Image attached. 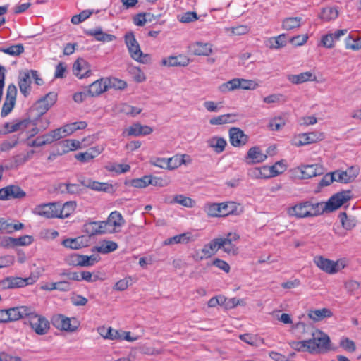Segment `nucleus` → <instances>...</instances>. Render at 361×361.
Masks as SVG:
<instances>
[{
	"mask_svg": "<svg viewBox=\"0 0 361 361\" xmlns=\"http://www.w3.org/2000/svg\"><path fill=\"white\" fill-rule=\"evenodd\" d=\"M352 198L350 190H343L337 192L329 198L328 202L322 203V214L324 212H333Z\"/></svg>",
	"mask_w": 361,
	"mask_h": 361,
	"instance_id": "4",
	"label": "nucleus"
},
{
	"mask_svg": "<svg viewBox=\"0 0 361 361\" xmlns=\"http://www.w3.org/2000/svg\"><path fill=\"white\" fill-rule=\"evenodd\" d=\"M324 139V134L322 133L312 132L309 133H303L299 135L298 142L295 143L296 146H302L311 143L317 142V141Z\"/></svg>",
	"mask_w": 361,
	"mask_h": 361,
	"instance_id": "20",
	"label": "nucleus"
},
{
	"mask_svg": "<svg viewBox=\"0 0 361 361\" xmlns=\"http://www.w3.org/2000/svg\"><path fill=\"white\" fill-rule=\"evenodd\" d=\"M90 188L96 190V191H102V192H110L113 185L108 183H102L96 180H91V184L90 185Z\"/></svg>",
	"mask_w": 361,
	"mask_h": 361,
	"instance_id": "48",
	"label": "nucleus"
},
{
	"mask_svg": "<svg viewBox=\"0 0 361 361\" xmlns=\"http://www.w3.org/2000/svg\"><path fill=\"white\" fill-rule=\"evenodd\" d=\"M229 140L234 147L245 145L248 141V136L239 128L233 127L229 130Z\"/></svg>",
	"mask_w": 361,
	"mask_h": 361,
	"instance_id": "12",
	"label": "nucleus"
},
{
	"mask_svg": "<svg viewBox=\"0 0 361 361\" xmlns=\"http://www.w3.org/2000/svg\"><path fill=\"white\" fill-rule=\"evenodd\" d=\"M271 41V47L274 49H278L284 47L286 44L287 36L285 34H281L274 37Z\"/></svg>",
	"mask_w": 361,
	"mask_h": 361,
	"instance_id": "58",
	"label": "nucleus"
},
{
	"mask_svg": "<svg viewBox=\"0 0 361 361\" xmlns=\"http://www.w3.org/2000/svg\"><path fill=\"white\" fill-rule=\"evenodd\" d=\"M207 143L218 154L224 152L227 145L226 140L224 138L217 136L209 139Z\"/></svg>",
	"mask_w": 361,
	"mask_h": 361,
	"instance_id": "30",
	"label": "nucleus"
},
{
	"mask_svg": "<svg viewBox=\"0 0 361 361\" xmlns=\"http://www.w3.org/2000/svg\"><path fill=\"white\" fill-rule=\"evenodd\" d=\"M153 130L148 126H142L139 123H134L129 127L128 135L140 136L147 135L152 133Z\"/></svg>",
	"mask_w": 361,
	"mask_h": 361,
	"instance_id": "25",
	"label": "nucleus"
},
{
	"mask_svg": "<svg viewBox=\"0 0 361 361\" xmlns=\"http://www.w3.org/2000/svg\"><path fill=\"white\" fill-rule=\"evenodd\" d=\"M56 99V93L54 92H49L44 97L37 102V109L40 114H44L55 104Z\"/></svg>",
	"mask_w": 361,
	"mask_h": 361,
	"instance_id": "13",
	"label": "nucleus"
},
{
	"mask_svg": "<svg viewBox=\"0 0 361 361\" xmlns=\"http://www.w3.org/2000/svg\"><path fill=\"white\" fill-rule=\"evenodd\" d=\"M272 173H274V176L281 174L286 170V165L283 160L276 162L274 165L271 166Z\"/></svg>",
	"mask_w": 361,
	"mask_h": 361,
	"instance_id": "62",
	"label": "nucleus"
},
{
	"mask_svg": "<svg viewBox=\"0 0 361 361\" xmlns=\"http://www.w3.org/2000/svg\"><path fill=\"white\" fill-rule=\"evenodd\" d=\"M63 148V152H68L69 151L74 150L80 147V143L75 140H66L59 143Z\"/></svg>",
	"mask_w": 361,
	"mask_h": 361,
	"instance_id": "49",
	"label": "nucleus"
},
{
	"mask_svg": "<svg viewBox=\"0 0 361 361\" xmlns=\"http://www.w3.org/2000/svg\"><path fill=\"white\" fill-rule=\"evenodd\" d=\"M173 160V158H169L168 159L165 158H152L149 160L150 164L157 166L161 169H173L176 167H177V165H172V161Z\"/></svg>",
	"mask_w": 361,
	"mask_h": 361,
	"instance_id": "33",
	"label": "nucleus"
},
{
	"mask_svg": "<svg viewBox=\"0 0 361 361\" xmlns=\"http://www.w3.org/2000/svg\"><path fill=\"white\" fill-rule=\"evenodd\" d=\"M338 16V10L334 7H327L322 9L320 18L326 21L336 19Z\"/></svg>",
	"mask_w": 361,
	"mask_h": 361,
	"instance_id": "45",
	"label": "nucleus"
},
{
	"mask_svg": "<svg viewBox=\"0 0 361 361\" xmlns=\"http://www.w3.org/2000/svg\"><path fill=\"white\" fill-rule=\"evenodd\" d=\"M332 313L328 308L311 310L308 313L309 317L315 322L320 321L326 317H330Z\"/></svg>",
	"mask_w": 361,
	"mask_h": 361,
	"instance_id": "36",
	"label": "nucleus"
},
{
	"mask_svg": "<svg viewBox=\"0 0 361 361\" xmlns=\"http://www.w3.org/2000/svg\"><path fill=\"white\" fill-rule=\"evenodd\" d=\"M92 14V12L90 10H84L80 14L73 16L71 18V23L78 25L87 19Z\"/></svg>",
	"mask_w": 361,
	"mask_h": 361,
	"instance_id": "57",
	"label": "nucleus"
},
{
	"mask_svg": "<svg viewBox=\"0 0 361 361\" xmlns=\"http://www.w3.org/2000/svg\"><path fill=\"white\" fill-rule=\"evenodd\" d=\"M93 152H94V151L91 149L85 152L78 153L75 154V157L77 160L85 163L90 161L96 157V154Z\"/></svg>",
	"mask_w": 361,
	"mask_h": 361,
	"instance_id": "54",
	"label": "nucleus"
},
{
	"mask_svg": "<svg viewBox=\"0 0 361 361\" xmlns=\"http://www.w3.org/2000/svg\"><path fill=\"white\" fill-rule=\"evenodd\" d=\"M312 336L313 338L310 339V345H313L314 348L311 354L324 353L330 350L331 340L326 334L317 331L312 334Z\"/></svg>",
	"mask_w": 361,
	"mask_h": 361,
	"instance_id": "5",
	"label": "nucleus"
},
{
	"mask_svg": "<svg viewBox=\"0 0 361 361\" xmlns=\"http://www.w3.org/2000/svg\"><path fill=\"white\" fill-rule=\"evenodd\" d=\"M157 180L152 176H145L140 178H135L125 182L126 185H131L137 188H146L149 185H156Z\"/></svg>",
	"mask_w": 361,
	"mask_h": 361,
	"instance_id": "19",
	"label": "nucleus"
},
{
	"mask_svg": "<svg viewBox=\"0 0 361 361\" xmlns=\"http://www.w3.org/2000/svg\"><path fill=\"white\" fill-rule=\"evenodd\" d=\"M339 345L344 350L353 353L355 350L356 346L353 341L350 340L348 338H343L340 341Z\"/></svg>",
	"mask_w": 361,
	"mask_h": 361,
	"instance_id": "59",
	"label": "nucleus"
},
{
	"mask_svg": "<svg viewBox=\"0 0 361 361\" xmlns=\"http://www.w3.org/2000/svg\"><path fill=\"white\" fill-rule=\"evenodd\" d=\"M287 80L293 85H300L308 81H316L317 76L311 71L303 72L300 74H288Z\"/></svg>",
	"mask_w": 361,
	"mask_h": 361,
	"instance_id": "18",
	"label": "nucleus"
},
{
	"mask_svg": "<svg viewBox=\"0 0 361 361\" xmlns=\"http://www.w3.org/2000/svg\"><path fill=\"white\" fill-rule=\"evenodd\" d=\"M118 248V245L114 241L104 240L99 245L95 247L93 250L102 254H107L115 251Z\"/></svg>",
	"mask_w": 361,
	"mask_h": 361,
	"instance_id": "37",
	"label": "nucleus"
},
{
	"mask_svg": "<svg viewBox=\"0 0 361 361\" xmlns=\"http://www.w3.org/2000/svg\"><path fill=\"white\" fill-rule=\"evenodd\" d=\"M124 38L130 55L134 60L144 64L150 63V55L147 54H143L140 49V44L136 40L133 32H126Z\"/></svg>",
	"mask_w": 361,
	"mask_h": 361,
	"instance_id": "3",
	"label": "nucleus"
},
{
	"mask_svg": "<svg viewBox=\"0 0 361 361\" xmlns=\"http://www.w3.org/2000/svg\"><path fill=\"white\" fill-rule=\"evenodd\" d=\"M219 249L220 247L217 238L212 240L209 243L206 244L203 248L201 249V252L204 253L205 256H207V258H209L212 255H215Z\"/></svg>",
	"mask_w": 361,
	"mask_h": 361,
	"instance_id": "32",
	"label": "nucleus"
},
{
	"mask_svg": "<svg viewBox=\"0 0 361 361\" xmlns=\"http://www.w3.org/2000/svg\"><path fill=\"white\" fill-rule=\"evenodd\" d=\"M240 80L239 78L232 79L225 83L221 84L219 87V90L222 93H226L229 91H233L240 89Z\"/></svg>",
	"mask_w": 361,
	"mask_h": 361,
	"instance_id": "40",
	"label": "nucleus"
},
{
	"mask_svg": "<svg viewBox=\"0 0 361 361\" xmlns=\"http://www.w3.org/2000/svg\"><path fill=\"white\" fill-rule=\"evenodd\" d=\"M24 46L22 44L11 45L8 47H0V52L12 56H18L24 52Z\"/></svg>",
	"mask_w": 361,
	"mask_h": 361,
	"instance_id": "39",
	"label": "nucleus"
},
{
	"mask_svg": "<svg viewBox=\"0 0 361 361\" xmlns=\"http://www.w3.org/2000/svg\"><path fill=\"white\" fill-rule=\"evenodd\" d=\"M286 121L285 115L283 116L275 117L270 121L269 127L272 130H279L286 125Z\"/></svg>",
	"mask_w": 361,
	"mask_h": 361,
	"instance_id": "51",
	"label": "nucleus"
},
{
	"mask_svg": "<svg viewBox=\"0 0 361 361\" xmlns=\"http://www.w3.org/2000/svg\"><path fill=\"white\" fill-rule=\"evenodd\" d=\"M6 244L11 246H25L29 245L33 242V238L31 235H23L19 238L8 237L6 239Z\"/></svg>",
	"mask_w": 361,
	"mask_h": 361,
	"instance_id": "27",
	"label": "nucleus"
},
{
	"mask_svg": "<svg viewBox=\"0 0 361 361\" xmlns=\"http://www.w3.org/2000/svg\"><path fill=\"white\" fill-rule=\"evenodd\" d=\"M98 231L97 228V222H90L84 225V231L88 235L87 238L90 236L95 235L98 234Z\"/></svg>",
	"mask_w": 361,
	"mask_h": 361,
	"instance_id": "64",
	"label": "nucleus"
},
{
	"mask_svg": "<svg viewBox=\"0 0 361 361\" xmlns=\"http://www.w3.org/2000/svg\"><path fill=\"white\" fill-rule=\"evenodd\" d=\"M237 204L234 202H221L222 216H226L234 214L237 210Z\"/></svg>",
	"mask_w": 361,
	"mask_h": 361,
	"instance_id": "52",
	"label": "nucleus"
},
{
	"mask_svg": "<svg viewBox=\"0 0 361 361\" xmlns=\"http://www.w3.org/2000/svg\"><path fill=\"white\" fill-rule=\"evenodd\" d=\"M345 47L353 50H358L361 48L360 42L355 39L354 35H350L345 39Z\"/></svg>",
	"mask_w": 361,
	"mask_h": 361,
	"instance_id": "56",
	"label": "nucleus"
},
{
	"mask_svg": "<svg viewBox=\"0 0 361 361\" xmlns=\"http://www.w3.org/2000/svg\"><path fill=\"white\" fill-rule=\"evenodd\" d=\"M302 18L300 17H290L283 20L282 27L284 30H291L300 26Z\"/></svg>",
	"mask_w": 361,
	"mask_h": 361,
	"instance_id": "43",
	"label": "nucleus"
},
{
	"mask_svg": "<svg viewBox=\"0 0 361 361\" xmlns=\"http://www.w3.org/2000/svg\"><path fill=\"white\" fill-rule=\"evenodd\" d=\"M149 16H153V14L149 13H140L133 17V23L137 26H143L148 20L147 17Z\"/></svg>",
	"mask_w": 361,
	"mask_h": 361,
	"instance_id": "55",
	"label": "nucleus"
},
{
	"mask_svg": "<svg viewBox=\"0 0 361 361\" xmlns=\"http://www.w3.org/2000/svg\"><path fill=\"white\" fill-rule=\"evenodd\" d=\"M336 181L343 183L352 182L358 175V169L351 166L347 171L337 170L334 171Z\"/></svg>",
	"mask_w": 361,
	"mask_h": 361,
	"instance_id": "16",
	"label": "nucleus"
},
{
	"mask_svg": "<svg viewBox=\"0 0 361 361\" xmlns=\"http://www.w3.org/2000/svg\"><path fill=\"white\" fill-rule=\"evenodd\" d=\"M193 54L197 56H209L212 51V45L209 43L196 42L192 46Z\"/></svg>",
	"mask_w": 361,
	"mask_h": 361,
	"instance_id": "29",
	"label": "nucleus"
},
{
	"mask_svg": "<svg viewBox=\"0 0 361 361\" xmlns=\"http://www.w3.org/2000/svg\"><path fill=\"white\" fill-rule=\"evenodd\" d=\"M88 244V239L85 236H79L75 238H67L63 240L62 245L68 248L78 250L86 247Z\"/></svg>",
	"mask_w": 361,
	"mask_h": 361,
	"instance_id": "21",
	"label": "nucleus"
},
{
	"mask_svg": "<svg viewBox=\"0 0 361 361\" xmlns=\"http://www.w3.org/2000/svg\"><path fill=\"white\" fill-rule=\"evenodd\" d=\"M178 203L184 207L191 208L195 204V201L190 197H185L183 195H177L173 197V200L171 203Z\"/></svg>",
	"mask_w": 361,
	"mask_h": 361,
	"instance_id": "50",
	"label": "nucleus"
},
{
	"mask_svg": "<svg viewBox=\"0 0 361 361\" xmlns=\"http://www.w3.org/2000/svg\"><path fill=\"white\" fill-rule=\"evenodd\" d=\"M31 308L32 307L30 306H18L6 310L7 323L21 319L25 321Z\"/></svg>",
	"mask_w": 361,
	"mask_h": 361,
	"instance_id": "11",
	"label": "nucleus"
},
{
	"mask_svg": "<svg viewBox=\"0 0 361 361\" xmlns=\"http://www.w3.org/2000/svg\"><path fill=\"white\" fill-rule=\"evenodd\" d=\"M105 169L109 172H115L120 174L130 171V166L128 164L109 163Z\"/></svg>",
	"mask_w": 361,
	"mask_h": 361,
	"instance_id": "42",
	"label": "nucleus"
},
{
	"mask_svg": "<svg viewBox=\"0 0 361 361\" xmlns=\"http://www.w3.org/2000/svg\"><path fill=\"white\" fill-rule=\"evenodd\" d=\"M73 72L79 78L88 77L91 69L89 63L83 59H78L73 63Z\"/></svg>",
	"mask_w": 361,
	"mask_h": 361,
	"instance_id": "14",
	"label": "nucleus"
},
{
	"mask_svg": "<svg viewBox=\"0 0 361 361\" xmlns=\"http://www.w3.org/2000/svg\"><path fill=\"white\" fill-rule=\"evenodd\" d=\"M189 59L183 55H179L177 56H169L164 58L161 61V63L164 66L169 67L173 66H186L189 63Z\"/></svg>",
	"mask_w": 361,
	"mask_h": 361,
	"instance_id": "23",
	"label": "nucleus"
},
{
	"mask_svg": "<svg viewBox=\"0 0 361 361\" xmlns=\"http://www.w3.org/2000/svg\"><path fill=\"white\" fill-rule=\"evenodd\" d=\"M191 240V235L188 233H182L175 235L172 238L167 239L165 241L166 245L178 244V243H188Z\"/></svg>",
	"mask_w": 361,
	"mask_h": 361,
	"instance_id": "44",
	"label": "nucleus"
},
{
	"mask_svg": "<svg viewBox=\"0 0 361 361\" xmlns=\"http://www.w3.org/2000/svg\"><path fill=\"white\" fill-rule=\"evenodd\" d=\"M221 203H208L204 207V211L212 217L223 216Z\"/></svg>",
	"mask_w": 361,
	"mask_h": 361,
	"instance_id": "41",
	"label": "nucleus"
},
{
	"mask_svg": "<svg viewBox=\"0 0 361 361\" xmlns=\"http://www.w3.org/2000/svg\"><path fill=\"white\" fill-rule=\"evenodd\" d=\"M130 281H131V279L130 277L121 279L114 284L113 288H114V290H116L118 291L125 290L130 286Z\"/></svg>",
	"mask_w": 361,
	"mask_h": 361,
	"instance_id": "63",
	"label": "nucleus"
},
{
	"mask_svg": "<svg viewBox=\"0 0 361 361\" xmlns=\"http://www.w3.org/2000/svg\"><path fill=\"white\" fill-rule=\"evenodd\" d=\"M35 276H30L27 278L21 277H7L0 281V286L3 288H16L24 287L27 285L34 283L37 281Z\"/></svg>",
	"mask_w": 361,
	"mask_h": 361,
	"instance_id": "8",
	"label": "nucleus"
},
{
	"mask_svg": "<svg viewBox=\"0 0 361 361\" xmlns=\"http://www.w3.org/2000/svg\"><path fill=\"white\" fill-rule=\"evenodd\" d=\"M58 203H47L36 206L32 213L47 219L58 218Z\"/></svg>",
	"mask_w": 361,
	"mask_h": 361,
	"instance_id": "9",
	"label": "nucleus"
},
{
	"mask_svg": "<svg viewBox=\"0 0 361 361\" xmlns=\"http://www.w3.org/2000/svg\"><path fill=\"white\" fill-rule=\"evenodd\" d=\"M9 199H22L25 197L26 193L19 186L11 185L7 186Z\"/></svg>",
	"mask_w": 361,
	"mask_h": 361,
	"instance_id": "46",
	"label": "nucleus"
},
{
	"mask_svg": "<svg viewBox=\"0 0 361 361\" xmlns=\"http://www.w3.org/2000/svg\"><path fill=\"white\" fill-rule=\"evenodd\" d=\"M289 216L305 219L317 216L322 214V203L307 200L300 202L287 209Z\"/></svg>",
	"mask_w": 361,
	"mask_h": 361,
	"instance_id": "1",
	"label": "nucleus"
},
{
	"mask_svg": "<svg viewBox=\"0 0 361 361\" xmlns=\"http://www.w3.org/2000/svg\"><path fill=\"white\" fill-rule=\"evenodd\" d=\"M18 142V136L13 135L9 140H4L1 146L0 149L2 152H6L14 147Z\"/></svg>",
	"mask_w": 361,
	"mask_h": 361,
	"instance_id": "53",
	"label": "nucleus"
},
{
	"mask_svg": "<svg viewBox=\"0 0 361 361\" xmlns=\"http://www.w3.org/2000/svg\"><path fill=\"white\" fill-rule=\"evenodd\" d=\"M310 339L301 341H291L289 343L290 346L298 352H307L311 354L313 351V345H310Z\"/></svg>",
	"mask_w": 361,
	"mask_h": 361,
	"instance_id": "31",
	"label": "nucleus"
},
{
	"mask_svg": "<svg viewBox=\"0 0 361 361\" xmlns=\"http://www.w3.org/2000/svg\"><path fill=\"white\" fill-rule=\"evenodd\" d=\"M235 121V115L232 114H226L220 115L216 117L212 118L209 120L211 125H222L226 123H231Z\"/></svg>",
	"mask_w": 361,
	"mask_h": 361,
	"instance_id": "34",
	"label": "nucleus"
},
{
	"mask_svg": "<svg viewBox=\"0 0 361 361\" xmlns=\"http://www.w3.org/2000/svg\"><path fill=\"white\" fill-rule=\"evenodd\" d=\"M107 90L106 82L103 79L97 80L89 86L87 94L90 97H96Z\"/></svg>",
	"mask_w": 361,
	"mask_h": 361,
	"instance_id": "26",
	"label": "nucleus"
},
{
	"mask_svg": "<svg viewBox=\"0 0 361 361\" xmlns=\"http://www.w3.org/2000/svg\"><path fill=\"white\" fill-rule=\"evenodd\" d=\"M100 259L99 255H73L71 256V263L75 266L89 267L94 265Z\"/></svg>",
	"mask_w": 361,
	"mask_h": 361,
	"instance_id": "15",
	"label": "nucleus"
},
{
	"mask_svg": "<svg viewBox=\"0 0 361 361\" xmlns=\"http://www.w3.org/2000/svg\"><path fill=\"white\" fill-rule=\"evenodd\" d=\"M197 18V13L193 11H188L178 16L179 20L184 23L195 21Z\"/></svg>",
	"mask_w": 361,
	"mask_h": 361,
	"instance_id": "60",
	"label": "nucleus"
},
{
	"mask_svg": "<svg viewBox=\"0 0 361 361\" xmlns=\"http://www.w3.org/2000/svg\"><path fill=\"white\" fill-rule=\"evenodd\" d=\"M31 79L30 73L27 71L20 73L18 77V85L20 92L27 97L31 91Z\"/></svg>",
	"mask_w": 361,
	"mask_h": 361,
	"instance_id": "22",
	"label": "nucleus"
},
{
	"mask_svg": "<svg viewBox=\"0 0 361 361\" xmlns=\"http://www.w3.org/2000/svg\"><path fill=\"white\" fill-rule=\"evenodd\" d=\"M85 32L89 36L94 37L95 39L99 42H111L116 39L115 35L104 32L101 27L86 30Z\"/></svg>",
	"mask_w": 361,
	"mask_h": 361,
	"instance_id": "24",
	"label": "nucleus"
},
{
	"mask_svg": "<svg viewBox=\"0 0 361 361\" xmlns=\"http://www.w3.org/2000/svg\"><path fill=\"white\" fill-rule=\"evenodd\" d=\"M17 88L14 84H10L7 87L5 100L16 103Z\"/></svg>",
	"mask_w": 361,
	"mask_h": 361,
	"instance_id": "61",
	"label": "nucleus"
},
{
	"mask_svg": "<svg viewBox=\"0 0 361 361\" xmlns=\"http://www.w3.org/2000/svg\"><path fill=\"white\" fill-rule=\"evenodd\" d=\"M51 322L56 329L68 332L76 331L80 325L76 318H69L63 314H58L53 317Z\"/></svg>",
	"mask_w": 361,
	"mask_h": 361,
	"instance_id": "6",
	"label": "nucleus"
},
{
	"mask_svg": "<svg viewBox=\"0 0 361 361\" xmlns=\"http://www.w3.org/2000/svg\"><path fill=\"white\" fill-rule=\"evenodd\" d=\"M339 219L342 226L346 230L353 229L357 224V220L355 217L352 216H347L345 212H342L339 214Z\"/></svg>",
	"mask_w": 361,
	"mask_h": 361,
	"instance_id": "38",
	"label": "nucleus"
},
{
	"mask_svg": "<svg viewBox=\"0 0 361 361\" xmlns=\"http://www.w3.org/2000/svg\"><path fill=\"white\" fill-rule=\"evenodd\" d=\"M239 238L236 233H228L225 238H218L220 249L231 255H238V248L233 242L238 241Z\"/></svg>",
	"mask_w": 361,
	"mask_h": 361,
	"instance_id": "7",
	"label": "nucleus"
},
{
	"mask_svg": "<svg viewBox=\"0 0 361 361\" xmlns=\"http://www.w3.org/2000/svg\"><path fill=\"white\" fill-rule=\"evenodd\" d=\"M23 323L25 325H28L38 336L46 335L50 330L49 320L43 315L38 314L33 307L31 308Z\"/></svg>",
	"mask_w": 361,
	"mask_h": 361,
	"instance_id": "2",
	"label": "nucleus"
},
{
	"mask_svg": "<svg viewBox=\"0 0 361 361\" xmlns=\"http://www.w3.org/2000/svg\"><path fill=\"white\" fill-rule=\"evenodd\" d=\"M298 170L301 173V178L303 179H308L323 174L324 169L319 164H311L302 166L298 168Z\"/></svg>",
	"mask_w": 361,
	"mask_h": 361,
	"instance_id": "17",
	"label": "nucleus"
},
{
	"mask_svg": "<svg viewBox=\"0 0 361 361\" xmlns=\"http://www.w3.org/2000/svg\"><path fill=\"white\" fill-rule=\"evenodd\" d=\"M314 263L323 271L329 274H334L341 269L338 261L335 262L322 256H316L314 258Z\"/></svg>",
	"mask_w": 361,
	"mask_h": 361,
	"instance_id": "10",
	"label": "nucleus"
},
{
	"mask_svg": "<svg viewBox=\"0 0 361 361\" xmlns=\"http://www.w3.org/2000/svg\"><path fill=\"white\" fill-rule=\"evenodd\" d=\"M76 208V203L73 201H69L63 205L58 203V218H66L72 214Z\"/></svg>",
	"mask_w": 361,
	"mask_h": 361,
	"instance_id": "28",
	"label": "nucleus"
},
{
	"mask_svg": "<svg viewBox=\"0 0 361 361\" xmlns=\"http://www.w3.org/2000/svg\"><path fill=\"white\" fill-rule=\"evenodd\" d=\"M107 222L109 226H113L114 227L121 226L124 223V219L121 214L117 211L113 212L110 214Z\"/></svg>",
	"mask_w": 361,
	"mask_h": 361,
	"instance_id": "47",
	"label": "nucleus"
},
{
	"mask_svg": "<svg viewBox=\"0 0 361 361\" xmlns=\"http://www.w3.org/2000/svg\"><path fill=\"white\" fill-rule=\"evenodd\" d=\"M247 159H251L252 163H259L267 159V155L262 154L259 147H253L248 150Z\"/></svg>",
	"mask_w": 361,
	"mask_h": 361,
	"instance_id": "35",
	"label": "nucleus"
}]
</instances>
